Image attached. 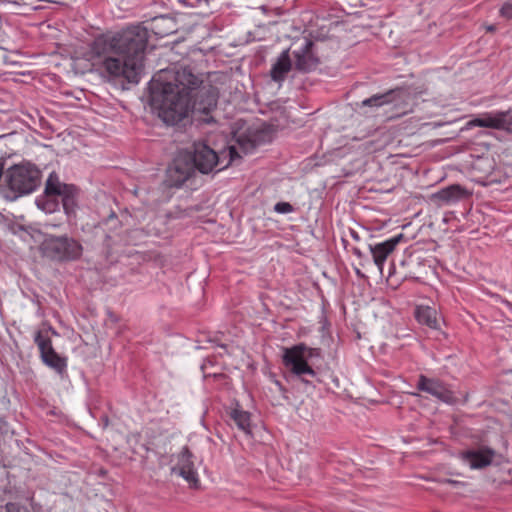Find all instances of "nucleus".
Segmentation results:
<instances>
[{"label":"nucleus","instance_id":"nucleus-17","mask_svg":"<svg viewBox=\"0 0 512 512\" xmlns=\"http://www.w3.org/2000/svg\"><path fill=\"white\" fill-rule=\"evenodd\" d=\"M312 41L305 39L303 44L293 51L295 67L299 71L308 72L316 68L318 59L313 53Z\"/></svg>","mask_w":512,"mask_h":512},{"label":"nucleus","instance_id":"nucleus-16","mask_svg":"<svg viewBox=\"0 0 512 512\" xmlns=\"http://www.w3.org/2000/svg\"><path fill=\"white\" fill-rule=\"evenodd\" d=\"M471 193L459 184L442 188L432 194V200L439 205H453L467 199Z\"/></svg>","mask_w":512,"mask_h":512},{"label":"nucleus","instance_id":"nucleus-8","mask_svg":"<svg viewBox=\"0 0 512 512\" xmlns=\"http://www.w3.org/2000/svg\"><path fill=\"white\" fill-rule=\"evenodd\" d=\"M34 341L40 350L43 363L60 376L66 374L67 359L55 352L50 338L39 331L35 334Z\"/></svg>","mask_w":512,"mask_h":512},{"label":"nucleus","instance_id":"nucleus-26","mask_svg":"<svg viewBox=\"0 0 512 512\" xmlns=\"http://www.w3.org/2000/svg\"><path fill=\"white\" fill-rule=\"evenodd\" d=\"M351 236H352L355 240H358V239H359V237H358L357 233H356V232H354V231H352V232H351Z\"/></svg>","mask_w":512,"mask_h":512},{"label":"nucleus","instance_id":"nucleus-1","mask_svg":"<svg viewBox=\"0 0 512 512\" xmlns=\"http://www.w3.org/2000/svg\"><path fill=\"white\" fill-rule=\"evenodd\" d=\"M217 100V88L188 67L161 70L150 82V105L169 125L178 124L190 113L209 114Z\"/></svg>","mask_w":512,"mask_h":512},{"label":"nucleus","instance_id":"nucleus-11","mask_svg":"<svg viewBox=\"0 0 512 512\" xmlns=\"http://www.w3.org/2000/svg\"><path fill=\"white\" fill-rule=\"evenodd\" d=\"M77 188L71 184H63L58 177L51 174L46 181V192L55 193L62 199V206L67 215L74 212L76 206Z\"/></svg>","mask_w":512,"mask_h":512},{"label":"nucleus","instance_id":"nucleus-21","mask_svg":"<svg viewBox=\"0 0 512 512\" xmlns=\"http://www.w3.org/2000/svg\"><path fill=\"white\" fill-rule=\"evenodd\" d=\"M57 194L48 193L45 191V195L36 198L37 207L45 213H53L58 209Z\"/></svg>","mask_w":512,"mask_h":512},{"label":"nucleus","instance_id":"nucleus-3","mask_svg":"<svg viewBox=\"0 0 512 512\" xmlns=\"http://www.w3.org/2000/svg\"><path fill=\"white\" fill-rule=\"evenodd\" d=\"M238 144L239 147L234 145L229 146L228 151H223L219 156L205 143H196L194 145L192 164L194 165V168H197L204 174L212 172L217 167L218 170H222L237 158H241L239 150L242 153L247 154L250 149L254 148V144L249 141L246 143L238 141Z\"/></svg>","mask_w":512,"mask_h":512},{"label":"nucleus","instance_id":"nucleus-27","mask_svg":"<svg viewBox=\"0 0 512 512\" xmlns=\"http://www.w3.org/2000/svg\"><path fill=\"white\" fill-rule=\"evenodd\" d=\"M355 254H356L357 256H359V257L361 256V252H360L359 250H356V251H355Z\"/></svg>","mask_w":512,"mask_h":512},{"label":"nucleus","instance_id":"nucleus-4","mask_svg":"<svg viewBox=\"0 0 512 512\" xmlns=\"http://www.w3.org/2000/svg\"><path fill=\"white\" fill-rule=\"evenodd\" d=\"M4 185L11 199L32 193L40 183V171L31 163H21L8 168L3 174Z\"/></svg>","mask_w":512,"mask_h":512},{"label":"nucleus","instance_id":"nucleus-10","mask_svg":"<svg viewBox=\"0 0 512 512\" xmlns=\"http://www.w3.org/2000/svg\"><path fill=\"white\" fill-rule=\"evenodd\" d=\"M195 174V168L190 157L178 156L167 169L166 182L170 187H181Z\"/></svg>","mask_w":512,"mask_h":512},{"label":"nucleus","instance_id":"nucleus-22","mask_svg":"<svg viewBox=\"0 0 512 512\" xmlns=\"http://www.w3.org/2000/svg\"><path fill=\"white\" fill-rule=\"evenodd\" d=\"M274 210L280 214L291 213L294 209L293 206L288 202H278L274 206Z\"/></svg>","mask_w":512,"mask_h":512},{"label":"nucleus","instance_id":"nucleus-20","mask_svg":"<svg viewBox=\"0 0 512 512\" xmlns=\"http://www.w3.org/2000/svg\"><path fill=\"white\" fill-rule=\"evenodd\" d=\"M230 417L236 426L244 433L249 434L251 432L250 413L239 407H235L231 410Z\"/></svg>","mask_w":512,"mask_h":512},{"label":"nucleus","instance_id":"nucleus-2","mask_svg":"<svg viewBox=\"0 0 512 512\" xmlns=\"http://www.w3.org/2000/svg\"><path fill=\"white\" fill-rule=\"evenodd\" d=\"M147 41L148 30L141 24L131 25L119 32L97 36L88 45L83 58L112 77L138 83Z\"/></svg>","mask_w":512,"mask_h":512},{"label":"nucleus","instance_id":"nucleus-28","mask_svg":"<svg viewBox=\"0 0 512 512\" xmlns=\"http://www.w3.org/2000/svg\"><path fill=\"white\" fill-rule=\"evenodd\" d=\"M203 121H205V122H210V119H208V118H204V119H203Z\"/></svg>","mask_w":512,"mask_h":512},{"label":"nucleus","instance_id":"nucleus-9","mask_svg":"<svg viewBox=\"0 0 512 512\" xmlns=\"http://www.w3.org/2000/svg\"><path fill=\"white\" fill-rule=\"evenodd\" d=\"M467 125L469 127H484L511 131L512 112L511 110L486 112L476 118L471 119Z\"/></svg>","mask_w":512,"mask_h":512},{"label":"nucleus","instance_id":"nucleus-19","mask_svg":"<svg viewBox=\"0 0 512 512\" xmlns=\"http://www.w3.org/2000/svg\"><path fill=\"white\" fill-rule=\"evenodd\" d=\"M415 315L419 323L425 324L432 329L440 328V319L435 309L429 306H420L416 309Z\"/></svg>","mask_w":512,"mask_h":512},{"label":"nucleus","instance_id":"nucleus-13","mask_svg":"<svg viewBox=\"0 0 512 512\" xmlns=\"http://www.w3.org/2000/svg\"><path fill=\"white\" fill-rule=\"evenodd\" d=\"M172 472L183 477L191 484L198 482V474L192 461V454L187 447H183L177 455V463L172 467Z\"/></svg>","mask_w":512,"mask_h":512},{"label":"nucleus","instance_id":"nucleus-18","mask_svg":"<svg viewBox=\"0 0 512 512\" xmlns=\"http://www.w3.org/2000/svg\"><path fill=\"white\" fill-rule=\"evenodd\" d=\"M292 68L289 50H284L272 65L270 75L275 82H283Z\"/></svg>","mask_w":512,"mask_h":512},{"label":"nucleus","instance_id":"nucleus-14","mask_svg":"<svg viewBox=\"0 0 512 512\" xmlns=\"http://www.w3.org/2000/svg\"><path fill=\"white\" fill-rule=\"evenodd\" d=\"M417 388L420 391L426 392L446 403H452L454 400L451 391L448 390L445 385L437 379L420 375L417 382Z\"/></svg>","mask_w":512,"mask_h":512},{"label":"nucleus","instance_id":"nucleus-23","mask_svg":"<svg viewBox=\"0 0 512 512\" xmlns=\"http://www.w3.org/2000/svg\"><path fill=\"white\" fill-rule=\"evenodd\" d=\"M500 13L503 17H505L507 19L512 18V0H509L504 3V5L502 6V8L500 10Z\"/></svg>","mask_w":512,"mask_h":512},{"label":"nucleus","instance_id":"nucleus-12","mask_svg":"<svg viewBox=\"0 0 512 512\" xmlns=\"http://www.w3.org/2000/svg\"><path fill=\"white\" fill-rule=\"evenodd\" d=\"M495 452L487 447L472 448L458 453V459L470 469L478 470L489 466Z\"/></svg>","mask_w":512,"mask_h":512},{"label":"nucleus","instance_id":"nucleus-25","mask_svg":"<svg viewBox=\"0 0 512 512\" xmlns=\"http://www.w3.org/2000/svg\"><path fill=\"white\" fill-rule=\"evenodd\" d=\"M444 483L451 485L453 487H456V488L464 487L466 485L465 482L453 480V479H445Z\"/></svg>","mask_w":512,"mask_h":512},{"label":"nucleus","instance_id":"nucleus-6","mask_svg":"<svg viewBox=\"0 0 512 512\" xmlns=\"http://www.w3.org/2000/svg\"><path fill=\"white\" fill-rule=\"evenodd\" d=\"M315 356H319V349L300 343L283 348L282 362L292 374L298 377L304 375L314 377L316 373L308 364V360Z\"/></svg>","mask_w":512,"mask_h":512},{"label":"nucleus","instance_id":"nucleus-7","mask_svg":"<svg viewBox=\"0 0 512 512\" xmlns=\"http://www.w3.org/2000/svg\"><path fill=\"white\" fill-rule=\"evenodd\" d=\"M412 96L404 89L390 90L384 94L373 95L362 101V106L380 107L393 104L395 115L402 116L412 111Z\"/></svg>","mask_w":512,"mask_h":512},{"label":"nucleus","instance_id":"nucleus-5","mask_svg":"<svg viewBox=\"0 0 512 512\" xmlns=\"http://www.w3.org/2000/svg\"><path fill=\"white\" fill-rule=\"evenodd\" d=\"M44 256L56 261H73L82 255V245L67 235H47L42 244Z\"/></svg>","mask_w":512,"mask_h":512},{"label":"nucleus","instance_id":"nucleus-15","mask_svg":"<svg viewBox=\"0 0 512 512\" xmlns=\"http://www.w3.org/2000/svg\"><path fill=\"white\" fill-rule=\"evenodd\" d=\"M403 235L398 234L386 241L377 243L375 245H369L370 252L373 257V261L377 266L380 274L383 273V266L388 256L395 250L396 246L402 240Z\"/></svg>","mask_w":512,"mask_h":512},{"label":"nucleus","instance_id":"nucleus-24","mask_svg":"<svg viewBox=\"0 0 512 512\" xmlns=\"http://www.w3.org/2000/svg\"><path fill=\"white\" fill-rule=\"evenodd\" d=\"M0 512H19V508L15 503H7L0 506Z\"/></svg>","mask_w":512,"mask_h":512}]
</instances>
